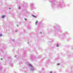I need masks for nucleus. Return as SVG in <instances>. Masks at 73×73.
Returning <instances> with one entry per match:
<instances>
[{
  "mask_svg": "<svg viewBox=\"0 0 73 73\" xmlns=\"http://www.w3.org/2000/svg\"><path fill=\"white\" fill-rule=\"evenodd\" d=\"M4 17H5V16L4 15H3L1 17V18H4Z\"/></svg>",
  "mask_w": 73,
  "mask_h": 73,
  "instance_id": "1",
  "label": "nucleus"
},
{
  "mask_svg": "<svg viewBox=\"0 0 73 73\" xmlns=\"http://www.w3.org/2000/svg\"><path fill=\"white\" fill-rule=\"evenodd\" d=\"M38 23V21H36L35 22V25H36Z\"/></svg>",
  "mask_w": 73,
  "mask_h": 73,
  "instance_id": "2",
  "label": "nucleus"
},
{
  "mask_svg": "<svg viewBox=\"0 0 73 73\" xmlns=\"http://www.w3.org/2000/svg\"><path fill=\"white\" fill-rule=\"evenodd\" d=\"M56 46H57V47H58V44H56Z\"/></svg>",
  "mask_w": 73,
  "mask_h": 73,
  "instance_id": "3",
  "label": "nucleus"
},
{
  "mask_svg": "<svg viewBox=\"0 0 73 73\" xmlns=\"http://www.w3.org/2000/svg\"><path fill=\"white\" fill-rule=\"evenodd\" d=\"M33 16L34 17L36 18V16H35L34 15H33Z\"/></svg>",
  "mask_w": 73,
  "mask_h": 73,
  "instance_id": "4",
  "label": "nucleus"
},
{
  "mask_svg": "<svg viewBox=\"0 0 73 73\" xmlns=\"http://www.w3.org/2000/svg\"><path fill=\"white\" fill-rule=\"evenodd\" d=\"M29 66H32V65H31V64H29Z\"/></svg>",
  "mask_w": 73,
  "mask_h": 73,
  "instance_id": "5",
  "label": "nucleus"
},
{
  "mask_svg": "<svg viewBox=\"0 0 73 73\" xmlns=\"http://www.w3.org/2000/svg\"><path fill=\"white\" fill-rule=\"evenodd\" d=\"M57 65H60V64L58 63L57 64Z\"/></svg>",
  "mask_w": 73,
  "mask_h": 73,
  "instance_id": "6",
  "label": "nucleus"
},
{
  "mask_svg": "<svg viewBox=\"0 0 73 73\" xmlns=\"http://www.w3.org/2000/svg\"><path fill=\"white\" fill-rule=\"evenodd\" d=\"M1 36H2V34H0V37H1Z\"/></svg>",
  "mask_w": 73,
  "mask_h": 73,
  "instance_id": "7",
  "label": "nucleus"
},
{
  "mask_svg": "<svg viewBox=\"0 0 73 73\" xmlns=\"http://www.w3.org/2000/svg\"><path fill=\"white\" fill-rule=\"evenodd\" d=\"M25 20H27V19H25Z\"/></svg>",
  "mask_w": 73,
  "mask_h": 73,
  "instance_id": "8",
  "label": "nucleus"
},
{
  "mask_svg": "<svg viewBox=\"0 0 73 73\" xmlns=\"http://www.w3.org/2000/svg\"><path fill=\"white\" fill-rule=\"evenodd\" d=\"M50 73H52V72L50 71Z\"/></svg>",
  "mask_w": 73,
  "mask_h": 73,
  "instance_id": "9",
  "label": "nucleus"
},
{
  "mask_svg": "<svg viewBox=\"0 0 73 73\" xmlns=\"http://www.w3.org/2000/svg\"><path fill=\"white\" fill-rule=\"evenodd\" d=\"M9 9H11V8H9Z\"/></svg>",
  "mask_w": 73,
  "mask_h": 73,
  "instance_id": "10",
  "label": "nucleus"
},
{
  "mask_svg": "<svg viewBox=\"0 0 73 73\" xmlns=\"http://www.w3.org/2000/svg\"><path fill=\"white\" fill-rule=\"evenodd\" d=\"M1 60H3V59H1Z\"/></svg>",
  "mask_w": 73,
  "mask_h": 73,
  "instance_id": "11",
  "label": "nucleus"
},
{
  "mask_svg": "<svg viewBox=\"0 0 73 73\" xmlns=\"http://www.w3.org/2000/svg\"><path fill=\"white\" fill-rule=\"evenodd\" d=\"M19 9H20V8H19Z\"/></svg>",
  "mask_w": 73,
  "mask_h": 73,
  "instance_id": "12",
  "label": "nucleus"
}]
</instances>
